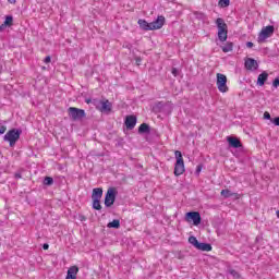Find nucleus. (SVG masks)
Segmentation results:
<instances>
[{"mask_svg": "<svg viewBox=\"0 0 279 279\" xmlns=\"http://www.w3.org/2000/svg\"><path fill=\"white\" fill-rule=\"evenodd\" d=\"M77 274H80V268L72 266L68 269L65 279H77Z\"/></svg>", "mask_w": 279, "mask_h": 279, "instance_id": "nucleus-12", "label": "nucleus"}, {"mask_svg": "<svg viewBox=\"0 0 279 279\" xmlns=\"http://www.w3.org/2000/svg\"><path fill=\"white\" fill-rule=\"evenodd\" d=\"M220 8H228L230 5V0H219Z\"/></svg>", "mask_w": 279, "mask_h": 279, "instance_id": "nucleus-27", "label": "nucleus"}, {"mask_svg": "<svg viewBox=\"0 0 279 279\" xmlns=\"http://www.w3.org/2000/svg\"><path fill=\"white\" fill-rule=\"evenodd\" d=\"M217 88L220 93H228V77L226 74L217 73Z\"/></svg>", "mask_w": 279, "mask_h": 279, "instance_id": "nucleus-4", "label": "nucleus"}, {"mask_svg": "<svg viewBox=\"0 0 279 279\" xmlns=\"http://www.w3.org/2000/svg\"><path fill=\"white\" fill-rule=\"evenodd\" d=\"M227 142L231 147H233V149H239L240 147H243V145L241 144V141L236 137L228 136Z\"/></svg>", "mask_w": 279, "mask_h": 279, "instance_id": "nucleus-13", "label": "nucleus"}, {"mask_svg": "<svg viewBox=\"0 0 279 279\" xmlns=\"http://www.w3.org/2000/svg\"><path fill=\"white\" fill-rule=\"evenodd\" d=\"M267 77H269V74L267 72H263L257 77V84L258 86H265V82H267Z\"/></svg>", "mask_w": 279, "mask_h": 279, "instance_id": "nucleus-17", "label": "nucleus"}, {"mask_svg": "<svg viewBox=\"0 0 279 279\" xmlns=\"http://www.w3.org/2000/svg\"><path fill=\"white\" fill-rule=\"evenodd\" d=\"M125 125L128 130H134V128H136V116H128L125 119Z\"/></svg>", "mask_w": 279, "mask_h": 279, "instance_id": "nucleus-14", "label": "nucleus"}, {"mask_svg": "<svg viewBox=\"0 0 279 279\" xmlns=\"http://www.w3.org/2000/svg\"><path fill=\"white\" fill-rule=\"evenodd\" d=\"M185 220L193 221L194 226H199L202 223V216L197 211H190L185 215Z\"/></svg>", "mask_w": 279, "mask_h": 279, "instance_id": "nucleus-9", "label": "nucleus"}, {"mask_svg": "<svg viewBox=\"0 0 279 279\" xmlns=\"http://www.w3.org/2000/svg\"><path fill=\"white\" fill-rule=\"evenodd\" d=\"M229 274L234 277L235 279L241 278V276L239 275V272H236V270L234 269H229Z\"/></svg>", "mask_w": 279, "mask_h": 279, "instance_id": "nucleus-29", "label": "nucleus"}, {"mask_svg": "<svg viewBox=\"0 0 279 279\" xmlns=\"http://www.w3.org/2000/svg\"><path fill=\"white\" fill-rule=\"evenodd\" d=\"M44 184H46L47 186H51V184H53V178L46 177L44 180Z\"/></svg>", "mask_w": 279, "mask_h": 279, "instance_id": "nucleus-25", "label": "nucleus"}, {"mask_svg": "<svg viewBox=\"0 0 279 279\" xmlns=\"http://www.w3.org/2000/svg\"><path fill=\"white\" fill-rule=\"evenodd\" d=\"M244 66L245 69H247V71H257L258 61H256L255 59L248 58L245 60Z\"/></svg>", "mask_w": 279, "mask_h": 279, "instance_id": "nucleus-11", "label": "nucleus"}, {"mask_svg": "<svg viewBox=\"0 0 279 279\" xmlns=\"http://www.w3.org/2000/svg\"><path fill=\"white\" fill-rule=\"evenodd\" d=\"M271 123H274V125H278L279 126V117L275 118L274 120H270Z\"/></svg>", "mask_w": 279, "mask_h": 279, "instance_id": "nucleus-32", "label": "nucleus"}, {"mask_svg": "<svg viewBox=\"0 0 279 279\" xmlns=\"http://www.w3.org/2000/svg\"><path fill=\"white\" fill-rule=\"evenodd\" d=\"M5 24H2V25H0V32H3V29H5Z\"/></svg>", "mask_w": 279, "mask_h": 279, "instance_id": "nucleus-37", "label": "nucleus"}, {"mask_svg": "<svg viewBox=\"0 0 279 279\" xmlns=\"http://www.w3.org/2000/svg\"><path fill=\"white\" fill-rule=\"evenodd\" d=\"M246 47H247L248 49H252V47H254V43L247 41V43H246Z\"/></svg>", "mask_w": 279, "mask_h": 279, "instance_id": "nucleus-34", "label": "nucleus"}, {"mask_svg": "<svg viewBox=\"0 0 279 279\" xmlns=\"http://www.w3.org/2000/svg\"><path fill=\"white\" fill-rule=\"evenodd\" d=\"M137 23L141 27V29H143L144 32H151V23H149L145 20H138Z\"/></svg>", "mask_w": 279, "mask_h": 279, "instance_id": "nucleus-15", "label": "nucleus"}, {"mask_svg": "<svg viewBox=\"0 0 279 279\" xmlns=\"http://www.w3.org/2000/svg\"><path fill=\"white\" fill-rule=\"evenodd\" d=\"M196 250H201V252H211L213 246L208 243H199Z\"/></svg>", "mask_w": 279, "mask_h": 279, "instance_id": "nucleus-18", "label": "nucleus"}, {"mask_svg": "<svg viewBox=\"0 0 279 279\" xmlns=\"http://www.w3.org/2000/svg\"><path fill=\"white\" fill-rule=\"evenodd\" d=\"M85 101L86 104H93V100L90 98H87Z\"/></svg>", "mask_w": 279, "mask_h": 279, "instance_id": "nucleus-39", "label": "nucleus"}, {"mask_svg": "<svg viewBox=\"0 0 279 279\" xmlns=\"http://www.w3.org/2000/svg\"><path fill=\"white\" fill-rule=\"evenodd\" d=\"M101 199H93V208L95 210H101Z\"/></svg>", "mask_w": 279, "mask_h": 279, "instance_id": "nucleus-22", "label": "nucleus"}, {"mask_svg": "<svg viewBox=\"0 0 279 279\" xmlns=\"http://www.w3.org/2000/svg\"><path fill=\"white\" fill-rule=\"evenodd\" d=\"M189 243H191V245L196 247V250H197V247H199V241H197V238H195L193 235L189 238Z\"/></svg>", "mask_w": 279, "mask_h": 279, "instance_id": "nucleus-21", "label": "nucleus"}, {"mask_svg": "<svg viewBox=\"0 0 279 279\" xmlns=\"http://www.w3.org/2000/svg\"><path fill=\"white\" fill-rule=\"evenodd\" d=\"M107 228H116L119 229L121 228V221H119V219H114L113 221L109 222L107 225Z\"/></svg>", "mask_w": 279, "mask_h": 279, "instance_id": "nucleus-20", "label": "nucleus"}, {"mask_svg": "<svg viewBox=\"0 0 279 279\" xmlns=\"http://www.w3.org/2000/svg\"><path fill=\"white\" fill-rule=\"evenodd\" d=\"M15 178H21V174H15Z\"/></svg>", "mask_w": 279, "mask_h": 279, "instance_id": "nucleus-43", "label": "nucleus"}, {"mask_svg": "<svg viewBox=\"0 0 279 279\" xmlns=\"http://www.w3.org/2000/svg\"><path fill=\"white\" fill-rule=\"evenodd\" d=\"M165 25V16L159 15L157 17V20H155L154 22H150V31H156V29H162Z\"/></svg>", "mask_w": 279, "mask_h": 279, "instance_id": "nucleus-10", "label": "nucleus"}, {"mask_svg": "<svg viewBox=\"0 0 279 279\" xmlns=\"http://www.w3.org/2000/svg\"><path fill=\"white\" fill-rule=\"evenodd\" d=\"M232 47H233L232 43H227V44L222 47L223 53H228V52L232 51Z\"/></svg>", "mask_w": 279, "mask_h": 279, "instance_id": "nucleus-23", "label": "nucleus"}, {"mask_svg": "<svg viewBox=\"0 0 279 279\" xmlns=\"http://www.w3.org/2000/svg\"><path fill=\"white\" fill-rule=\"evenodd\" d=\"M68 114L72 121H82V119L86 118V111L76 107H70Z\"/></svg>", "mask_w": 279, "mask_h": 279, "instance_id": "nucleus-3", "label": "nucleus"}, {"mask_svg": "<svg viewBox=\"0 0 279 279\" xmlns=\"http://www.w3.org/2000/svg\"><path fill=\"white\" fill-rule=\"evenodd\" d=\"M202 171V166H197L196 173H199Z\"/></svg>", "mask_w": 279, "mask_h": 279, "instance_id": "nucleus-38", "label": "nucleus"}, {"mask_svg": "<svg viewBox=\"0 0 279 279\" xmlns=\"http://www.w3.org/2000/svg\"><path fill=\"white\" fill-rule=\"evenodd\" d=\"M44 62L46 63V64H49V62H51V57H46L45 58V60H44Z\"/></svg>", "mask_w": 279, "mask_h": 279, "instance_id": "nucleus-35", "label": "nucleus"}, {"mask_svg": "<svg viewBox=\"0 0 279 279\" xmlns=\"http://www.w3.org/2000/svg\"><path fill=\"white\" fill-rule=\"evenodd\" d=\"M194 14L196 19H198V21H206V14H204L203 12H195Z\"/></svg>", "mask_w": 279, "mask_h": 279, "instance_id": "nucleus-24", "label": "nucleus"}, {"mask_svg": "<svg viewBox=\"0 0 279 279\" xmlns=\"http://www.w3.org/2000/svg\"><path fill=\"white\" fill-rule=\"evenodd\" d=\"M138 133L140 134H149V124L143 123L138 128Z\"/></svg>", "mask_w": 279, "mask_h": 279, "instance_id": "nucleus-19", "label": "nucleus"}, {"mask_svg": "<svg viewBox=\"0 0 279 279\" xmlns=\"http://www.w3.org/2000/svg\"><path fill=\"white\" fill-rule=\"evenodd\" d=\"M136 62H137V64H138V63L141 62V58H137V59H136Z\"/></svg>", "mask_w": 279, "mask_h": 279, "instance_id": "nucleus-42", "label": "nucleus"}, {"mask_svg": "<svg viewBox=\"0 0 279 279\" xmlns=\"http://www.w3.org/2000/svg\"><path fill=\"white\" fill-rule=\"evenodd\" d=\"M216 25L218 27V38L221 43H226L228 40V24L223 21V19L218 17L216 20Z\"/></svg>", "mask_w": 279, "mask_h": 279, "instance_id": "nucleus-1", "label": "nucleus"}, {"mask_svg": "<svg viewBox=\"0 0 279 279\" xmlns=\"http://www.w3.org/2000/svg\"><path fill=\"white\" fill-rule=\"evenodd\" d=\"M93 104L96 106L97 110H100V112H110V110H112V104H110V100L94 99Z\"/></svg>", "mask_w": 279, "mask_h": 279, "instance_id": "nucleus-7", "label": "nucleus"}, {"mask_svg": "<svg viewBox=\"0 0 279 279\" xmlns=\"http://www.w3.org/2000/svg\"><path fill=\"white\" fill-rule=\"evenodd\" d=\"M8 130V128L5 126H0V134H5V131Z\"/></svg>", "mask_w": 279, "mask_h": 279, "instance_id": "nucleus-33", "label": "nucleus"}, {"mask_svg": "<svg viewBox=\"0 0 279 279\" xmlns=\"http://www.w3.org/2000/svg\"><path fill=\"white\" fill-rule=\"evenodd\" d=\"M275 29L276 28L271 25L263 27L257 37L258 43H265L267 38H271V36H274Z\"/></svg>", "mask_w": 279, "mask_h": 279, "instance_id": "nucleus-5", "label": "nucleus"}, {"mask_svg": "<svg viewBox=\"0 0 279 279\" xmlns=\"http://www.w3.org/2000/svg\"><path fill=\"white\" fill-rule=\"evenodd\" d=\"M272 85L275 86V88H278V86H279V77L275 78V81L272 82Z\"/></svg>", "mask_w": 279, "mask_h": 279, "instance_id": "nucleus-30", "label": "nucleus"}, {"mask_svg": "<svg viewBox=\"0 0 279 279\" xmlns=\"http://www.w3.org/2000/svg\"><path fill=\"white\" fill-rule=\"evenodd\" d=\"M19 138H21V131H16V129L7 132V134L4 135V141L10 143L11 147H14V145H16V141H19Z\"/></svg>", "mask_w": 279, "mask_h": 279, "instance_id": "nucleus-6", "label": "nucleus"}, {"mask_svg": "<svg viewBox=\"0 0 279 279\" xmlns=\"http://www.w3.org/2000/svg\"><path fill=\"white\" fill-rule=\"evenodd\" d=\"M104 196V190L100 187H96L93 190L92 193V199H101V197Z\"/></svg>", "mask_w": 279, "mask_h": 279, "instance_id": "nucleus-16", "label": "nucleus"}, {"mask_svg": "<svg viewBox=\"0 0 279 279\" xmlns=\"http://www.w3.org/2000/svg\"><path fill=\"white\" fill-rule=\"evenodd\" d=\"M264 119L269 120L271 119V114L267 111L264 112Z\"/></svg>", "mask_w": 279, "mask_h": 279, "instance_id": "nucleus-31", "label": "nucleus"}, {"mask_svg": "<svg viewBox=\"0 0 279 279\" xmlns=\"http://www.w3.org/2000/svg\"><path fill=\"white\" fill-rule=\"evenodd\" d=\"M116 199H117V189L114 187L108 189L105 196V206H107V208H110V206L114 204Z\"/></svg>", "mask_w": 279, "mask_h": 279, "instance_id": "nucleus-8", "label": "nucleus"}, {"mask_svg": "<svg viewBox=\"0 0 279 279\" xmlns=\"http://www.w3.org/2000/svg\"><path fill=\"white\" fill-rule=\"evenodd\" d=\"M12 21H13V17L9 15V16L5 17V21H4L3 24H4L7 27H8V26L10 27V25H12Z\"/></svg>", "mask_w": 279, "mask_h": 279, "instance_id": "nucleus-28", "label": "nucleus"}, {"mask_svg": "<svg viewBox=\"0 0 279 279\" xmlns=\"http://www.w3.org/2000/svg\"><path fill=\"white\" fill-rule=\"evenodd\" d=\"M43 247L44 250H49V244H44Z\"/></svg>", "mask_w": 279, "mask_h": 279, "instance_id": "nucleus-40", "label": "nucleus"}, {"mask_svg": "<svg viewBox=\"0 0 279 279\" xmlns=\"http://www.w3.org/2000/svg\"><path fill=\"white\" fill-rule=\"evenodd\" d=\"M177 162L174 165V175H182L184 173V158H182V153L180 150L174 151Z\"/></svg>", "mask_w": 279, "mask_h": 279, "instance_id": "nucleus-2", "label": "nucleus"}, {"mask_svg": "<svg viewBox=\"0 0 279 279\" xmlns=\"http://www.w3.org/2000/svg\"><path fill=\"white\" fill-rule=\"evenodd\" d=\"M172 75H174V77H178V69L175 68L172 69Z\"/></svg>", "mask_w": 279, "mask_h": 279, "instance_id": "nucleus-36", "label": "nucleus"}, {"mask_svg": "<svg viewBox=\"0 0 279 279\" xmlns=\"http://www.w3.org/2000/svg\"><path fill=\"white\" fill-rule=\"evenodd\" d=\"M221 195H222V197H232V195H234V194L232 192H230V190H222Z\"/></svg>", "mask_w": 279, "mask_h": 279, "instance_id": "nucleus-26", "label": "nucleus"}, {"mask_svg": "<svg viewBox=\"0 0 279 279\" xmlns=\"http://www.w3.org/2000/svg\"><path fill=\"white\" fill-rule=\"evenodd\" d=\"M9 3H16V0H8Z\"/></svg>", "mask_w": 279, "mask_h": 279, "instance_id": "nucleus-41", "label": "nucleus"}]
</instances>
